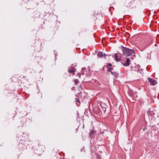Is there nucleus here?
<instances>
[{
    "label": "nucleus",
    "mask_w": 159,
    "mask_h": 159,
    "mask_svg": "<svg viewBox=\"0 0 159 159\" xmlns=\"http://www.w3.org/2000/svg\"><path fill=\"white\" fill-rule=\"evenodd\" d=\"M122 50L123 52V55L127 57L134 53V50L130 49L125 47H122Z\"/></svg>",
    "instance_id": "nucleus-1"
},
{
    "label": "nucleus",
    "mask_w": 159,
    "mask_h": 159,
    "mask_svg": "<svg viewBox=\"0 0 159 159\" xmlns=\"http://www.w3.org/2000/svg\"><path fill=\"white\" fill-rule=\"evenodd\" d=\"M100 106H101V108L102 110V115H103L105 114L107 106L106 104L103 102H101L100 104Z\"/></svg>",
    "instance_id": "nucleus-2"
},
{
    "label": "nucleus",
    "mask_w": 159,
    "mask_h": 159,
    "mask_svg": "<svg viewBox=\"0 0 159 159\" xmlns=\"http://www.w3.org/2000/svg\"><path fill=\"white\" fill-rule=\"evenodd\" d=\"M94 111L96 113L98 114L99 115H102V111L98 107H95L94 108Z\"/></svg>",
    "instance_id": "nucleus-3"
},
{
    "label": "nucleus",
    "mask_w": 159,
    "mask_h": 159,
    "mask_svg": "<svg viewBox=\"0 0 159 159\" xmlns=\"http://www.w3.org/2000/svg\"><path fill=\"white\" fill-rule=\"evenodd\" d=\"M148 80L150 82V84L152 85H155L157 83V81L154 79L151 78H148Z\"/></svg>",
    "instance_id": "nucleus-4"
},
{
    "label": "nucleus",
    "mask_w": 159,
    "mask_h": 159,
    "mask_svg": "<svg viewBox=\"0 0 159 159\" xmlns=\"http://www.w3.org/2000/svg\"><path fill=\"white\" fill-rule=\"evenodd\" d=\"M44 152L43 150H40V148L39 147L38 149H37L36 151H35V153L39 155H40L42 154L43 152Z\"/></svg>",
    "instance_id": "nucleus-5"
},
{
    "label": "nucleus",
    "mask_w": 159,
    "mask_h": 159,
    "mask_svg": "<svg viewBox=\"0 0 159 159\" xmlns=\"http://www.w3.org/2000/svg\"><path fill=\"white\" fill-rule=\"evenodd\" d=\"M108 72H110L111 74L115 76L116 77H117L119 76L118 74L115 72L114 70H108Z\"/></svg>",
    "instance_id": "nucleus-6"
},
{
    "label": "nucleus",
    "mask_w": 159,
    "mask_h": 159,
    "mask_svg": "<svg viewBox=\"0 0 159 159\" xmlns=\"http://www.w3.org/2000/svg\"><path fill=\"white\" fill-rule=\"evenodd\" d=\"M130 61V59L129 58H127L126 60L125 61V63L123 64V65L124 66H127L129 65V62Z\"/></svg>",
    "instance_id": "nucleus-7"
},
{
    "label": "nucleus",
    "mask_w": 159,
    "mask_h": 159,
    "mask_svg": "<svg viewBox=\"0 0 159 159\" xmlns=\"http://www.w3.org/2000/svg\"><path fill=\"white\" fill-rule=\"evenodd\" d=\"M114 58L115 59V60L116 61L119 62L121 60V57H119L118 58V56H117V54H115L114 55Z\"/></svg>",
    "instance_id": "nucleus-8"
},
{
    "label": "nucleus",
    "mask_w": 159,
    "mask_h": 159,
    "mask_svg": "<svg viewBox=\"0 0 159 159\" xmlns=\"http://www.w3.org/2000/svg\"><path fill=\"white\" fill-rule=\"evenodd\" d=\"M97 55L99 57H101L103 56V52H100L98 53Z\"/></svg>",
    "instance_id": "nucleus-9"
},
{
    "label": "nucleus",
    "mask_w": 159,
    "mask_h": 159,
    "mask_svg": "<svg viewBox=\"0 0 159 159\" xmlns=\"http://www.w3.org/2000/svg\"><path fill=\"white\" fill-rule=\"evenodd\" d=\"M76 103L77 105L79 106L80 104V100L77 98L75 99Z\"/></svg>",
    "instance_id": "nucleus-10"
},
{
    "label": "nucleus",
    "mask_w": 159,
    "mask_h": 159,
    "mask_svg": "<svg viewBox=\"0 0 159 159\" xmlns=\"http://www.w3.org/2000/svg\"><path fill=\"white\" fill-rule=\"evenodd\" d=\"M133 4L131 2H130L129 3H128V4H127L126 6L128 7H132L133 6Z\"/></svg>",
    "instance_id": "nucleus-11"
},
{
    "label": "nucleus",
    "mask_w": 159,
    "mask_h": 159,
    "mask_svg": "<svg viewBox=\"0 0 159 159\" xmlns=\"http://www.w3.org/2000/svg\"><path fill=\"white\" fill-rule=\"evenodd\" d=\"M94 131L93 130L91 131L89 133V134L90 136H91V135L93 134H94Z\"/></svg>",
    "instance_id": "nucleus-12"
},
{
    "label": "nucleus",
    "mask_w": 159,
    "mask_h": 159,
    "mask_svg": "<svg viewBox=\"0 0 159 159\" xmlns=\"http://www.w3.org/2000/svg\"><path fill=\"white\" fill-rule=\"evenodd\" d=\"M96 157L97 159H101V157L100 155L98 154H96Z\"/></svg>",
    "instance_id": "nucleus-13"
},
{
    "label": "nucleus",
    "mask_w": 159,
    "mask_h": 159,
    "mask_svg": "<svg viewBox=\"0 0 159 159\" xmlns=\"http://www.w3.org/2000/svg\"><path fill=\"white\" fill-rule=\"evenodd\" d=\"M79 82V81L78 80L76 79L75 80V84H76V85L77 84H78Z\"/></svg>",
    "instance_id": "nucleus-14"
},
{
    "label": "nucleus",
    "mask_w": 159,
    "mask_h": 159,
    "mask_svg": "<svg viewBox=\"0 0 159 159\" xmlns=\"http://www.w3.org/2000/svg\"><path fill=\"white\" fill-rule=\"evenodd\" d=\"M111 66V63H109L107 66V67L108 68V70H111L110 67H109V66Z\"/></svg>",
    "instance_id": "nucleus-15"
},
{
    "label": "nucleus",
    "mask_w": 159,
    "mask_h": 159,
    "mask_svg": "<svg viewBox=\"0 0 159 159\" xmlns=\"http://www.w3.org/2000/svg\"><path fill=\"white\" fill-rule=\"evenodd\" d=\"M75 70H68V72L69 73H74Z\"/></svg>",
    "instance_id": "nucleus-16"
},
{
    "label": "nucleus",
    "mask_w": 159,
    "mask_h": 159,
    "mask_svg": "<svg viewBox=\"0 0 159 159\" xmlns=\"http://www.w3.org/2000/svg\"><path fill=\"white\" fill-rule=\"evenodd\" d=\"M152 111H147V114L149 115L150 114H151V113H152Z\"/></svg>",
    "instance_id": "nucleus-17"
},
{
    "label": "nucleus",
    "mask_w": 159,
    "mask_h": 159,
    "mask_svg": "<svg viewBox=\"0 0 159 159\" xmlns=\"http://www.w3.org/2000/svg\"><path fill=\"white\" fill-rule=\"evenodd\" d=\"M103 56L105 57H106V56H110L111 55H107L105 53L103 54Z\"/></svg>",
    "instance_id": "nucleus-18"
},
{
    "label": "nucleus",
    "mask_w": 159,
    "mask_h": 159,
    "mask_svg": "<svg viewBox=\"0 0 159 159\" xmlns=\"http://www.w3.org/2000/svg\"><path fill=\"white\" fill-rule=\"evenodd\" d=\"M137 67H138V68L139 69H141V70H143L142 68H141L140 66V65H138L137 66Z\"/></svg>",
    "instance_id": "nucleus-19"
},
{
    "label": "nucleus",
    "mask_w": 159,
    "mask_h": 159,
    "mask_svg": "<svg viewBox=\"0 0 159 159\" xmlns=\"http://www.w3.org/2000/svg\"><path fill=\"white\" fill-rule=\"evenodd\" d=\"M77 115H79V113L78 112H77Z\"/></svg>",
    "instance_id": "nucleus-20"
},
{
    "label": "nucleus",
    "mask_w": 159,
    "mask_h": 159,
    "mask_svg": "<svg viewBox=\"0 0 159 159\" xmlns=\"http://www.w3.org/2000/svg\"><path fill=\"white\" fill-rule=\"evenodd\" d=\"M97 18V17L95 16V19H94V20H96V19Z\"/></svg>",
    "instance_id": "nucleus-21"
}]
</instances>
